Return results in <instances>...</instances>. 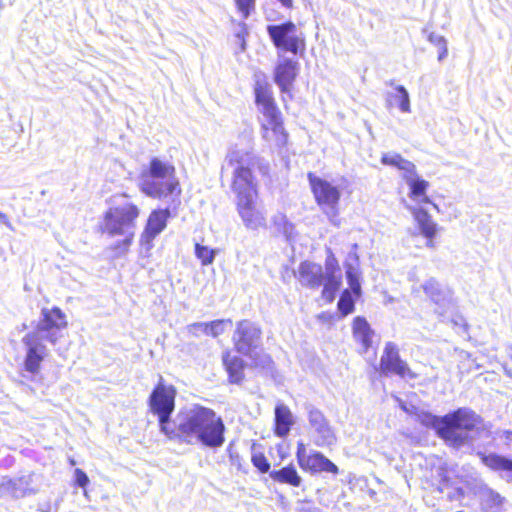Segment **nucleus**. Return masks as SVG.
I'll use <instances>...</instances> for the list:
<instances>
[{"instance_id": "1", "label": "nucleus", "mask_w": 512, "mask_h": 512, "mask_svg": "<svg viewBox=\"0 0 512 512\" xmlns=\"http://www.w3.org/2000/svg\"><path fill=\"white\" fill-rule=\"evenodd\" d=\"M228 164L234 168L230 188L235 195L236 211L244 226L250 230L266 228L265 211L258 204L259 185L253 174V167L260 159L250 156L244 159V154L234 150L227 154Z\"/></svg>"}, {"instance_id": "2", "label": "nucleus", "mask_w": 512, "mask_h": 512, "mask_svg": "<svg viewBox=\"0 0 512 512\" xmlns=\"http://www.w3.org/2000/svg\"><path fill=\"white\" fill-rule=\"evenodd\" d=\"M174 434L167 438L187 444L197 441L206 447L218 448L225 442V425L213 409L196 404L181 414Z\"/></svg>"}, {"instance_id": "3", "label": "nucleus", "mask_w": 512, "mask_h": 512, "mask_svg": "<svg viewBox=\"0 0 512 512\" xmlns=\"http://www.w3.org/2000/svg\"><path fill=\"white\" fill-rule=\"evenodd\" d=\"M139 215V207L129 200L115 204L104 212L99 231L108 238H119L109 246L114 257L124 256L130 250Z\"/></svg>"}, {"instance_id": "4", "label": "nucleus", "mask_w": 512, "mask_h": 512, "mask_svg": "<svg viewBox=\"0 0 512 512\" xmlns=\"http://www.w3.org/2000/svg\"><path fill=\"white\" fill-rule=\"evenodd\" d=\"M140 190L153 199L167 201L174 210L181 205L182 187L176 168L158 157L151 158L147 169L142 172Z\"/></svg>"}, {"instance_id": "5", "label": "nucleus", "mask_w": 512, "mask_h": 512, "mask_svg": "<svg viewBox=\"0 0 512 512\" xmlns=\"http://www.w3.org/2000/svg\"><path fill=\"white\" fill-rule=\"evenodd\" d=\"M254 102L268 118L269 124L262 126V137L276 149L288 144L289 134L284 128L282 113L273 95L272 87L263 73L254 75Z\"/></svg>"}, {"instance_id": "6", "label": "nucleus", "mask_w": 512, "mask_h": 512, "mask_svg": "<svg viewBox=\"0 0 512 512\" xmlns=\"http://www.w3.org/2000/svg\"><path fill=\"white\" fill-rule=\"evenodd\" d=\"M481 423V416L473 410L458 408L442 417L434 418L433 427L447 445L460 448Z\"/></svg>"}, {"instance_id": "7", "label": "nucleus", "mask_w": 512, "mask_h": 512, "mask_svg": "<svg viewBox=\"0 0 512 512\" xmlns=\"http://www.w3.org/2000/svg\"><path fill=\"white\" fill-rule=\"evenodd\" d=\"M177 388L168 383L162 375H159L154 385L147 404L151 414L157 417L159 430L166 437L174 436V423L172 414L176 407Z\"/></svg>"}, {"instance_id": "8", "label": "nucleus", "mask_w": 512, "mask_h": 512, "mask_svg": "<svg viewBox=\"0 0 512 512\" xmlns=\"http://www.w3.org/2000/svg\"><path fill=\"white\" fill-rule=\"evenodd\" d=\"M267 31L276 48L290 52L293 55H303L305 53V37L302 34H297L296 25L292 21L268 26Z\"/></svg>"}, {"instance_id": "9", "label": "nucleus", "mask_w": 512, "mask_h": 512, "mask_svg": "<svg viewBox=\"0 0 512 512\" xmlns=\"http://www.w3.org/2000/svg\"><path fill=\"white\" fill-rule=\"evenodd\" d=\"M307 179L315 203L324 212L331 211L336 215L341 199L340 189L326 179L317 176L314 172L307 173Z\"/></svg>"}, {"instance_id": "10", "label": "nucleus", "mask_w": 512, "mask_h": 512, "mask_svg": "<svg viewBox=\"0 0 512 512\" xmlns=\"http://www.w3.org/2000/svg\"><path fill=\"white\" fill-rule=\"evenodd\" d=\"M68 321L66 314L59 307L43 308L41 319L34 331L43 339L55 345L64 337Z\"/></svg>"}, {"instance_id": "11", "label": "nucleus", "mask_w": 512, "mask_h": 512, "mask_svg": "<svg viewBox=\"0 0 512 512\" xmlns=\"http://www.w3.org/2000/svg\"><path fill=\"white\" fill-rule=\"evenodd\" d=\"M295 457L298 466L304 472L311 475L327 473L336 476L340 472L339 467L323 453L316 450L307 452L306 445L303 441L297 442Z\"/></svg>"}, {"instance_id": "12", "label": "nucleus", "mask_w": 512, "mask_h": 512, "mask_svg": "<svg viewBox=\"0 0 512 512\" xmlns=\"http://www.w3.org/2000/svg\"><path fill=\"white\" fill-rule=\"evenodd\" d=\"M379 373L383 376H397L403 380H414L418 374L401 358L398 347L387 342L379 362Z\"/></svg>"}, {"instance_id": "13", "label": "nucleus", "mask_w": 512, "mask_h": 512, "mask_svg": "<svg viewBox=\"0 0 512 512\" xmlns=\"http://www.w3.org/2000/svg\"><path fill=\"white\" fill-rule=\"evenodd\" d=\"M262 338V329L259 324L242 319L236 323L232 342L234 349L241 354L250 355L257 348Z\"/></svg>"}, {"instance_id": "14", "label": "nucleus", "mask_w": 512, "mask_h": 512, "mask_svg": "<svg viewBox=\"0 0 512 512\" xmlns=\"http://www.w3.org/2000/svg\"><path fill=\"white\" fill-rule=\"evenodd\" d=\"M298 74L299 63L290 58L279 60L274 68L273 80L279 87V91L282 94L281 100L286 110H288V105L287 99L284 95H287L290 100L294 98L293 85Z\"/></svg>"}, {"instance_id": "15", "label": "nucleus", "mask_w": 512, "mask_h": 512, "mask_svg": "<svg viewBox=\"0 0 512 512\" xmlns=\"http://www.w3.org/2000/svg\"><path fill=\"white\" fill-rule=\"evenodd\" d=\"M22 342L26 347L24 370L33 375L39 374L41 364L47 356V349L41 337L35 332H29L23 337Z\"/></svg>"}, {"instance_id": "16", "label": "nucleus", "mask_w": 512, "mask_h": 512, "mask_svg": "<svg viewBox=\"0 0 512 512\" xmlns=\"http://www.w3.org/2000/svg\"><path fill=\"white\" fill-rule=\"evenodd\" d=\"M308 421L315 432L314 444L320 448H330L337 442V436L329 421L318 409L308 412Z\"/></svg>"}, {"instance_id": "17", "label": "nucleus", "mask_w": 512, "mask_h": 512, "mask_svg": "<svg viewBox=\"0 0 512 512\" xmlns=\"http://www.w3.org/2000/svg\"><path fill=\"white\" fill-rule=\"evenodd\" d=\"M326 277L323 289L321 292L322 298L327 303H332L335 299V295L341 287L342 279L341 275H335L336 272L340 271L339 263L332 252L326 258Z\"/></svg>"}, {"instance_id": "18", "label": "nucleus", "mask_w": 512, "mask_h": 512, "mask_svg": "<svg viewBox=\"0 0 512 512\" xmlns=\"http://www.w3.org/2000/svg\"><path fill=\"white\" fill-rule=\"evenodd\" d=\"M299 280L303 286L318 289L326 277L320 264L305 260L298 267Z\"/></svg>"}, {"instance_id": "19", "label": "nucleus", "mask_w": 512, "mask_h": 512, "mask_svg": "<svg viewBox=\"0 0 512 512\" xmlns=\"http://www.w3.org/2000/svg\"><path fill=\"white\" fill-rule=\"evenodd\" d=\"M351 326L355 342L360 345L362 353H367L373 345L374 330L363 316H356Z\"/></svg>"}, {"instance_id": "20", "label": "nucleus", "mask_w": 512, "mask_h": 512, "mask_svg": "<svg viewBox=\"0 0 512 512\" xmlns=\"http://www.w3.org/2000/svg\"><path fill=\"white\" fill-rule=\"evenodd\" d=\"M30 477L5 479L0 483V497L23 498L35 491L29 488Z\"/></svg>"}, {"instance_id": "21", "label": "nucleus", "mask_w": 512, "mask_h": 512, "mask_svg": "<svg viewBox=\"0 0 512 512\" xmlns=\"http://www.w3.org/2000/svg\"><path fill=\"white\" fill-rule=\"evenodd\" d=\"M293 425L294 417L290 408L283 403H278L274 409V435L279 438L287 437Z\"/></svg>"}, {"instance_id": "22", "label": "nucleus", "mask_w": 512, "mask_h": 512, "mask_svg": "<svg viewBox=\"0 0 512 512\" xmlns=\"http://www.w3.org/2000/svg\"><path fill=\"white\" fill-rule=\"evenodd\" d=\"M222 363L228 375V381L232 384H241L245 379V362L231 351H226L222 356Z\"/></svg>"}, {"instance_id": "23", "label": "nucleus", "mask_w": 512, "mask_h": 512, "mask_svg": "<svg viewBox=\"0 0 512 512\" xmlns=\"http://www.w3.org/2000/svg\"><path fill=\"white\" fill-rule=\"evenodd\" d=\"M170 208L172 206L168 204L167 208L156 209L150 213L143 232L145 238L153 239L165 229L170 217Z\"/></svg>"}, {"instance_id": "24", "label": "nucleus", "mask_w": 512, "mask_h": 512, "mask_svg": "<svg viewBox=\"0 0 512 512\" xmlns=\"http://www.w3.org/2000/svg\"><path fill=\"white\" fill-rule=\"evenodd\" d=\"M412 215L417 222L422 235L427 239L426 245L434 247L433 239L437 233V224L432 220L429 213L422 208H412Z\"/></svg>"}, {"instance_id": "25", "label": "nucleus", "mask_w": 512, "mask_h": 512, "mask_svg": "<svg viewBox=\"0 0 512 512\" xmlns=\"http://www.w3.org/2000/svg\"><path fill=\"white\" fill-rule=\"evenodd\" d=\"M481 463L495 472H505L512 482V458L497 453H478Z\"/></svg>"}, {"instance_id": "26", "label": "nucleus", "mask_w": 512, "mask_h": 512, "mask_svg": "<svg viewBox=\"0 0 512 512\" xmlns=\"http://www.w3.org/2000/svg\"><path fill=\"white\" fill-rule=\"evenodd\" d=\"M273 482L298 488L302 484V477L296 467L290 463L278 470H273L269 474Z\"/></svg>"}, {"instance_id": "27", "label": "nucleus", "mask_w": 512, "mask_h": 512, "mask_svg": "<svg viewBox=\"0 0 512 512\" xmlns=\"http://www.w3.org/2000/svg\"><path fill=\"white\" fill-rule=\"evenodd\" d=\"M405 179L409 186V197L412 200L420 204L432 203L430 197L427 195V190L430 186L428 181L419 177L417 174L415 176L405 175Z\"/></svg>"}, {"instance_id": "28", "label": "nucleus", "mask_w": 512, "mask_h": 512, "mask_svg": "<svg viewBox=\"0 0 512 512\" xmlns=\"http://www.w3.org/2000/svg\"><path fill=\"white\" fill-rule=\"evenodd\" d=\"M231 326V319H217L206 323H193L189 329H201L206 335L218 337L226 331L227 327Z\"/></svg>"}, {"instance_id": "29", "label": "nucleus", "mask_w": 512, "mask_h": 512, "mask_svg": "<svg viewBox=\"0 0 512 512\" xmlns=\"http://www.w3.org/2000/svg\"><path fill=\"white\" fill-rule=\"evenodd\" d=\"M504 500L498 492L487 488L481 494L480 508L482 512H499Z\"/></svg>"}, {"instance_id": "30", "label": "nucleus", "mask_w": 512, "mask_h": 512, "mask_svg": "<svg viewBox=\"0 0 512 512\" xmlns=\"http://www.w3.org/2000/svg\"><path fill=\"white\" fill-rule=\"evenodd\" d=\"M381 163L383 165L395 167L405 172V175L415 176L416 166L411 161L403 158L400 154H384L381 157Z\"/></svg>"}, {"instance_id": "31", "label": "nucleus", "mask_w": 512, "mask_h": 512, "mask_svg": "<svg viewBox=\"0 0 512 512\" xmlns=\"http://www.w3.org/2000/svg\"><path fill=\"white\" fill-rule=\"evenodd\" d=\"M390 106L397 105L401 112L409 113L410 112V100L407 90L399 85L395 88V93L389 95L387 98Z\"/></svg>"}, {"instance_id": "32", "label": "nucleus", "mask_w": 512, "mask_h": 512, "mask_svg": "<svg viewBox=\"0 0 512 512\" xmlns=\"http://www.w3.org/2000/svg\"><path fill=\"white\" fill-rule=\"evenodd\" d=\"M426 296L435 304H441L445 300V295L437 280L431 278L422 285Z\"/></svg>"}, {"instance_id": "33", "label": "nucleus", "mask_w": 512, "mask_h": 512, "mask_svg": "<svg viewBox=\"0 0 512 512\" xmlns=\"http://www.w3.org/2000/svg\"><path fill=\"white\" fill-rule=\"evenodd\" d=\"M357 298L358 297H355L349 289H345L341 292L337 303V308L342 317H345L354 311L355 300Z\"/></svg>"}, {"instance_id": "34", "label": "nucleus", "mask_w": 512, "mask_h": 512, "mask_svg": "<svg viewBox=\"0 0 512 512\" xmlns=\"http://www.w3.org/2000/svg\"><path fill=\"white\" fill-rule=\"evenodd\" d=\"M194 253L202 266H208L214 262L216 251L208 246L195 243Z\"/></svg>"}, {"instance_id": "35", "label": "nucleus", "mask_w": 512, "mask_h": 512, "mask_svg": "<svg viewBox=\"0 0 512 512\" xmlns=\"http://www.w3.org/2000/svg\"><path fill=\"white\" fill-rule=\"evenodd\" d=\"M251 462L253 466L258 470L259 473L265 474L270 473V462L263 452H255L251 456Z\"/></svg>"}, {"instance_id": "36", "label": "nucleus", "mask_w": 512, "mask_h": 512, "mask_svg": "<svg viewBox=\"0 0 512 512\" xmlns=\"http://www.w3.org/2000/svg\"><path fill=\"white\" fill-rule=\"evenodd\" d=\"M346 279L348 281V284L350 286L351 293L354 294L355 297H360L361 295V285L359 282V278L357 273L354 271V268L352 266H349L346 269Z\"/></svg>"}, {"instance_id": "37", "label": "nucleus", "mask_w": 512, "mask_h": 512, "mask_svg": "<svg viewBox=\"0 0 512 512\" xmlns=\"http://www.w3.org/2000/svg\"><path fill=\"white\" fill-rule=\"evenodd\" d=\"M273 360L268 354H255L251 357L250 367L253 369L261 370L268 368L272 365Z\"/></svg>"}, {"instance_id": "38", "label": "nucleus", "mask_w": 512, "mask_h": 512, "mask_svg": "<svg viewBox=\"0 0 512 512\" xmlns=\"http://www.w3.org/2000/svg\"><path fill=\"white\" fill-rule=\"evenodd\" d=\"M237 11L246 19L255 10L256 0H234Z\"/></svg>"}, {"instance_id": "39", "label": "nucleus", "mask_w": 512, "mask_h": 512, "mask_svg": "<svg viewBox=\"0 0 512 512\" xmlns=\"http://www.w3.org/2000/svg\"><path fill=\"white\" fill-rule=\"evenodd\" d=\"M430 40L433 42L435 46H437L439 50L437 58L439 61H442L448 54L447 42L445 38L442 36H431Z\"/></svg>"}, {"instance_id": "40", "label": "nucleus", "mask_w": 512, "mask_h": 512, "mask_svg": "<svg viewBox=\"0 0 512 512\" xmlns=\"http://www.w3.org/2000/svg\"><path fill=\"white\" fill-rule=\"evenodd\" d=\"M89 484V478L87 474L80 468H76L74 470V482L73 485L76 487H80L82 489H86Z\"/></svg>"}, {"instance_id": "41", "label": "nucleus", "mask_w": 512, "mask_h": 512, "mask_svg": "<svg viewBox=\"0 0 512 512\" xmlns=\"http://www.w3.org/2000/svg\"><path fill=\"white\" fill-rule=\"evenodd\" d=\"M502 437L504 438L507 444L512 442V430H505L502 433Z\"/></svg>"}, {"instance_id": "42", "label": "nucleus", "mask_w": 512, "mask_h": 512, "mask_svg": "<svg viewBox=\"0 0 512 512\" xmlns=\"http://www.w3.org/2000/svg\"><path fill=\"white\" fill-rule=\"evenodd\" d=\"M282 6L291 9L293 7V0H278Z\"/></svg>"}, {"instance_id": "43", "label": "nucleus", "mask_w": 512, "mask_h": 512, "mask_svg": "<svg viewBox=\"0 0 512 512\" xmlns=\"http://www.w3.org/2000/svg\"><path fill=\"white\" fill-rule=\"evenodd\" d=\"M466 361H468V360L466 359V360H464V361H461V362H460V365H459V367H458V368H459V373H460L461 375H463L464 373L469 372V369L464 368V365H465V362H466Z\"/></svg>"}, {"instance_id": "44", "label": "nucleus", "mask_w": 512, "mask_h": 512, "mask_svg": "<svg viewBox=\"0 0 512 512\" xmlns=\"http://www.w3.org/2000/svg\"><path fill=\"white\" fill-rule=\"evenodd\" d=\"M230 459L233 464L234 463H237L238 465L240 464V457L238 454H236V455L230 454Z\"/></svg>"}, {"instance_id": "45", "label": "nucleus", "mask_w": 512, "mask_h": 512, "mask_svg": "<svg viewBox=\"0 0 512 512\" xmlns=\"http://www.w3.org/2000/svg\"><path fill=\"white\" fill-rule=\"evenodd\" d=\"M69 464L74 466L76 464V461L73 458L69 459Z\"/></svg>"}, {"instance_id": "46", "label": "nucleus", "mask_w": 512, "mask_h": 512, "mask_svg": "<svg viewBox=\"0 0 512 512\" xmlns=\"http://www.w3.org/2000/svg\"><path fill=\"white\" fill-rule=\"evenodd\" d=\"M42 512H47V511H42Z\"/></svg>"}]
</instances>
